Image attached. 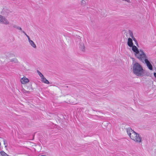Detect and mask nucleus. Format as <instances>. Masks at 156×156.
<instances>
[{"mask_svg":"<svg viewBox=\"0 0 156 156\" xmlns=\"http://www.w3.org/2000/svg\"><path fill=\"white\" fill-rule=\"evenodd\" d=\"M85 2V1L84 0H81V4L82 5H83L84 3Z\"/></svg>","mask_w":156,"mask_h":156,"instance_id":"nucleus-21","label":"nucleus"},{"mask_svg":"<svg viewBox=\"0 0 156 156\" xmlns=\"http://www.w3.org/2000/svg\"><path fill=\"white\" fill-rule=\"evenodd\" d=\"M1 156H9L4 151H1L0 152Z\"/></svg>","mask_w":156,"mask_h":156,"instance_id":"nucleus-15","label":"nucleus"},{"mask_svg":"<svg viewBox=\"0 0 156 156\" xmlns=\"http://www.w3.org/2000/svg\"><path fill=\"white\" fill-rule=\"evenodd\" d=\"M132 71L134 74L139 77H142L144 74L143 67L137 62L133 63Z\"/></svg>","mask_w":156,"mask_h":156,"instance_id":"nucleus-2","label":"nucleus"},{"mask_svg":"<svg viewBox=\"0 0 156 156\" xmlns=\"http://www.w3.org/2000/svg\"><path fill=\"white\" fill-rule=\"evenodd\" d=\"M22 91L23 93H29V92L27 91H26L24 89H23L22 90Z\"/></svg>","mask_w":156,"mask_h":156,"instance_id":"nucleus-19","label":"nucleus"},{"mask_svg":"<svg viewBox=\"0 0 156 156\" xmlns=\"http://www.w3.org/2000/svg\"><path fill=\"white\" fill-rule=\"evenodd\" d=\"M37 72L38 74L39 75V76H40L41 78L43 77L44 76L39 71L37 70Z\"/></svg>","mask_w":156,"mask_h":156,"instance_id":"nucleus-16","label":"nucleus"},{"mask_svg":"<svg viewBox=\"0 0 156 156\" xmlns=\"http://www.w3.org/2000/svg\"><path fill=\"white\" fill-rule=\"evenodd\" d=\"M132 47V50L135 52L134 54H136L140 51L138 50L137 47L135 45H133Z\"/></svg>","mask_w":156,"mask_h":156,"instance_id":"nucleus-11","label":"nucleus"},{"mask_svg":"<svg viewBox=\"0 0 156 156\" xmlns=\"http://www.w3.org/2000/svg\"><path fill=\"white\" fill-rule=\"evenodd\" d=\"M12 27L13 28L17 29V27L18 26H17L15 24H12Z\"/></svg>","mask_w":156,"mask_h":156,"instance_id":"nucleus-18","label":"nucleus"},{"mask_svg":"<svg viewBox=\"0 0 156 156\" xmlns=\"http://www.w3.org/2000/svg\"><path fill=\"white\" fill-rule=\"evenodd\" d=\"M11 11L7 9H5L3 10V14L5 16H8L10 13L11 12Z\"/></svg>","mask_w":156,"mask_h":156,"instance_id":"nucleus-10","label":"nucleus"},{"mask_svg":"<svg viewBox=\"0 0 156 156\" xmlns=\"http://www.w3.org/2000/svg\"><path fill=\"white\" fill-rule=\"evenodd\" d=\"M127 44L128 46L130 47H132L133 46V43L132 39L129 38L128 39L127 41Z\"/></svg>","mask_w":156,"mask_h":156,"instance_id":"nucleus-9","label":"nucleus"},{"mask_svg":"<svg viewBox=\"0 0 156 156\" xmlns=\"http://www.w3.org/2000/svg\"><path fill=\"white\" fill-rule=\"evenodd\" d=\"M26 36L28 38L29 42L30 45L34 48H36L37 46L34 42L30 39V38L28 35H27Z\"/></svg>","mask_w":156,"mask_h":156,"instance_id":"nucleus-7","label":"nucleus"},{"mask_svg":"<svg viewBox=\"0 0 156 156\" xmlns=\"http://www.w3.org/2000/svg\"><path fill=\"white\" fill-rule=\"evenodd\" d=\"M0 23L8 25L9 24L10 22L5 17L0 15Z\"/></svg>","mask_w":156,"mask_h":156,"instance_id":"nucleus-4","label":"nucleus"},{"mask_svg":"<svg viewBox=\"0 0 156 156\" xmlns=\"http://www.w3.org/2000/svg\"><path fill=\"white\" fill-rule=\"evenodd\" d=\"M126 132L130 138L136 143H140L142 142L141 136L129 127L126 129Z\"/></svg>","mask_w":156,"mask_h":156,"instance_id":"nucleus-1","label":"nucleus"},{"mask_svg":"<svg viewBox=\"0 0 156 156\" xmlns=\"http://www.w3.org/2000/svg\"><path fill=\"white\" fill-rule=\"evenodd\" d=\"M135 56L139 60L144 62L145 59L147 58L146 54L142 50H140L136 54H135Z\"/></svg>","mask_w":156,"mask_h":156,"instance_id":"nucleus-3","label":"nucleus"},{"mask_svg":"<svg viewBox=\"0 0 156 156\" xmlns=\"http://www.w3.org/2000/svg\"><path fill=\"white\" fill-rule=\"evenodd\" d=\"M17 29L20 30V31H21L22 33H23L26 36H27V35L24 31L22 30V29L20 27L18 26Z\"/></svg>","mask_w":156,"mask_h":156,"instance_id":"nucleus-14","label":"nucleus"},{"mask_svg":"<svg viewBox=\"0 0 156 156\" xmlns=\"http://www.w3.org/2000/svg\"><path fill=\"white\" fill-rule=\"evenodd\" d=\"M129 33L130 35V36L132 38H133V34L132 32L130 30H129Z\"/></svg>","mask_w":156,"mask_h":156,"instance_id":"nucleus-17","label":"nucleus"},{"mask_svg":"<svg viewBox=\"0 0 156 156\" xmlns=\"http://www.w3.org/2000/svg\"><path fill=\"white\" fill-rule=\"evenodd\" d=\"M41 81L42 82L46 84H49V81L47 80L44 76L41 78Z\"/></svg>","mask_w":156,"mask_h":156,"instance_id":"nucleus-12","label":"nucleus"},{"mask_svg":"<svg viewBox=\"0 0 156 156\" xmlns=\"http://www.w3.org/2000/svg\"><path fill=\"white\" fill-rule=\"evenodd\" d=\"M1 142H0V148L1 147Z\"/></svg>","mask_w":156,"mask_h":156,"instance_id":"nucleus-24","label":"nucleus"},{"mask_svg":"<svg viewBox=\"0 0 156 156\" xmlns=\"http://www.w3.org/2000/svg\"><path fill=\"white\" fill-rule=\"evenodd\" d=\"M133 40L134 41H136V39L134 37H133Z\"/></svg>","mask_w":156,"mask_h":156,"instance_id":"nucleus-23","label":"nucleus"},{"mask_svg":"<svg viewBox=\"0 0 156 156\" xmlns=\"http://www.w3.org/2000/svg\"><path fill=\"white\" fill-rule=\"evenodd\" d=\"M154 76L156 78V73H154Z\"/></svg>","mask_w":156,"mask_h":156,"instance_id":"nucleus-22","label":"nucleus"},{"mask_svg":"<svg viewBox=\"0 0 156 156\" xmlns=\"http://www.w3.org/2000/svg\"><path fill=\"white\" fill-rule=\"evenodd\" d=\"M20 82L22 84H25L28 83L29 82V80L25 76H24L20 79Z\"/></svg>","mask_w":156,"mask_h":156,"instance_id":"nucleus-6","label":"nucleus"},{"mask_svg":"<svg viewBox=\"0 0 156 156\" xmlns=\"http://www.w3.org/2000/svg\"><path fill=\"white\" fill-rule=\"evenodd\" d=\"M10 61L15 63H17L19 62L18 59L16 58H14L11 59Z\"/></svg>","mask_w":156,"mask_h":156,"instance_id":"nucleus-13","label":"nucleus"},{"mask_svg":"<svg viewBox=\"0 0 156 156\" xmlns=\"http://www.w3.org/2000/svg\"><path fill=\"white\" fill-rule=\"evenodd\" d=\"M84 39L81 38L80 41L79 48L82 51L84 52L85 50V47L83 43Z\"/></svg>","mask_w":156,"mask_h":156,"instance_id":"nucleus-5","label":"nucleus"},{"mask_svg":"<svg viewBox=\"0 0 156 156\" xmlns=\"http://www.w3.org/2000/svg\"><path fill=\"white\" fill-rule=\"evenodd\" d=\"M144 62L146 64L148 68L150 70H152L153 69L152 66L150 62L148 60L147 58L145 59Z\"/></svg>","mask_w":156,"mask_h":156,"instance_id":"nucleus-8","label":"nucleus"},{"mask_svg":"<svg viewBox=\"0 0 156 156\" xmlns=\"http://www.w3.org/2000/svg\"><path fill=\"white\" fill-rule=\"evenodd\" d=\"M3 142H4V144L5 145V147H6L7 145L6 142L4 140H3Z\"/></svg>","mask_w":156,"mask_h":156,"instance_id":"nucleus-20","label":"nucleus"}]
</instances>
